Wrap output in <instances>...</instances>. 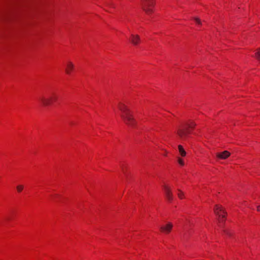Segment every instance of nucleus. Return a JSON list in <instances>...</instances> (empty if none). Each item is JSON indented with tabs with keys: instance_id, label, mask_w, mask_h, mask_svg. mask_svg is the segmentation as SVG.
Here are the masks:
<instances>
[{
	"instance_id": "1",
	"label": "nucleus",
	"mask_w": 260,
	"mask_h": 260,
	"mask_svg": "<svg viewBox=\"0 0 260 260\" xmlns=\"http://www.w3.org/2000/svg\"><path fill=\"white\" fill-rule=\"evenodd\" d=\"M118 108L122 112L121 117L124 122L130 127H134L136 122L130 110L121 103L118 105Z\"/></svg>"
},
{
	"instance_id": "2",
	"label": "nucleus",
	"mask_w": 260,
	"mask_h": 260,
	"mask_svg": "<svg viewBox=\"0 0 260 260\" xmlns=\"http://www.w3.org/2000/svg\"><path fill=\"white\" fill-rule=\"evenodd\" d=\"M57 95L54 92H52L48 96H42L39 99L41 103L44 106H48L51 105L57 100Z\"/></svg>"
},
{
	"instance_id": "3",
	"label": "nucleus",
	"mask_w": 260,
	"mask_h": 260,
	"mask_svg": "<svg viewBox=\"0 0 260 260\" xmlns=\"http://www.w3.org/2000/svg\"><path fill=\"white\" fill-rule=\"evenodd\" d=\"M142 3V8L147 14L150 15L153 12V8L154 6L153 0H141Z\"/></svg>"
},
{
	"instance_id": "4",
	"label": "nucleus",
	"mask_w": 260,
	"mask_h": 260,
	"mask_svg": "<svg viewBox=\"0 0 260 260\" xmlns=\"http://www.w3.org/2000/svg\"><path fill=\"white\" fill-rule=\"evenodd\" d=\"M214 212L218 217L217 220L219 223L224 221L225 212L221 206L216 205L214 208Z\"/></svg>"
},
{
	"instance_id": "5",
	"label": "nucleus",
	"mask_w": 260,
	"mask_h": 260,
	"mask_svg": "<svg viewBox=\"0 0 260 260\" xmlns=\"http://www.w3.org/2000/svg\"><path fill=\"white\" fill-rule=\"evenodd\" d=\"M163 189L167 199L169 202L172 201L173 200V195L170 187L167 185H164L163 186Z\"/></svg>"
},
{
	"instance_id": "6",
	"label": "nucleus",
	"mask_w": 260,
	"mask_h": 260,
	"mask_svg": "<svg viewBox=\"0 0 260 260\" xmlns=\"http://www.w3.org/2000/svg\"><path fill=\"white\" fill-rule=\"evenodd\" d=\"M189 133L190 131L184 128H180L177 131L178 135L182 139H184Z\"/></svg>"
},
{
	"instance_id": "7",
	"label": "nucleus",
	"mask_w": 260,
	"mask_h": 260,
	"mask_svg": "<svg viewBox=\"0 0 260 260\" xmlns=\"http://www.w3.org/2000/svg\"><path fill=\"white\" fill-rule=\"evenodd\" d=\"M129 41L135 46H137L140 42V37L138 35L132 34L129 39Z\"/></svg>"
},
{
	"instance_id": "8",
	"label": "nucleus",
	"mask_w": 260,
	"mask_h": 260,
	"mask_svg": "<svg viewBox=\"0 0 260 260\" xmlns=\"http://www.w3.org/2000/svg\"><path fill=\"white\" fill-rule=\"evenodd\" d=\"M173 228V224L169 222L165 225L161 226L160 227V231L166 234H169Z\"/></svg>"
},
{
	"instance_id": "9",
	"label": "nucleus",
	"mask_w": 260,
	"mask_h": 260,
	"mask_svg": "<svg viewBox=\"0 0 260 260\" xmlns=\"http://www.w3.org/2000/svg\"><path fill=\"white\" fill-rule=\"evenodd\" d=\"M74 65L71 61H68L66 64V68H65V71L66 73L70 75L71 74V72L74 70Z\"/></svg>"
},
{
	"instance_id": "10",
	"label": "nucleus",
	"mask_w": 260,
	"mask_h": 260,
	"mask_svg": "<svg viewBox=\"0 0 260 260\" xmlns=\"http://www.w3.org/2000/svg\"><path fill=\"white\" fill-rule=\"evenodd\" d=\"M231 155V153L225 150L221 153H216V157L219 159H225L229 157Z\"/></svg>"
},
{
	"instance_id": "11",
	"label": "nucleus",
	"mask_w": 260,
	"mask_h": 260,
	"mask_svg": "<svg viewBox=\"0 0 260 260\" xmlns=\"http://www.w3.org/2000/svg\"><path fill=\"white\" fill-rule=\"evenodd\" d=\"M178 150L181 156L184 157L186 155V151L184 150L183 147L180 145L178 146Z\"/></svg>"
},
{
	"instance_id": "12",
	"label": "nucleus",
	"mask_w": 260,
	"mask_h": 260,
	"mask_svg": "<svg viewBox=\"0 0 260 260\" xmlns=\"http://www.w3.org/2000/svg\"><path fill=\"white\" fill-rule=\"evenodd\" d=\"M186 126H187L189 128H193L194 127V126L196 125V124L193 122L191 121L189 123H187Z\"/></svg>"
},
{
	"instance_id": "13",
	"label": "nucleus",
	"mask_w": 260,
	"mask_h": 260,
	"mask_svg": "<svg viewBox=\"0 0 260 260\" xmlns=\"http://www.w3.org/2000/svg\"><path fill=\"white\" fill-rule=\"evenodd\" d=\"M178 193L177 194L179 199H182L184 197V193L180 189H178Z\"/></svg>"
},
{
	"instance_id": "14",
	"label": "nucleus",
	"mask_w": 260,
	"mask_h": 260,
	"mask_svg": "<svg viewBox=\"0 0 260 260\" xmlns=\"http://www.w3.org/2000/svg\"><path fill=\"white\" fill-rule=\"evenodd\" d=\"M255 56L258 60L260 61V48L256 50Z\"/></svg>"
},
{
	"instance_id": "15",
	"label": "nucleus",
	"mask_w": 260,
	"mask_h": 260,
	"mask_svg": "<svg viewBox=\"0 0 260 260\" xmlns=\"http://www.w3.org/2000/svg\"><path fill=\"white\" fill-rule=\"evenodd\" d=\"M16 188L17 191L20 192L23 189V186L22 185H19L17 186Z\"/></svg>"
},
{
	"instance_id": "16",
	"label": "nucleus",
	"mask_w": 260,
	"mask_h": 260,
	"mask_svg": "<svg viewBox=\"0 0 260 260\" xmlns=\"http://www.w3.org/2000/svg\"><path fill=\"white\" fill-rule=\"evenodd\" d=\"M178 162L179 163V164L182 166H184V161H183V160L180 158V157H178Z\"/></svg>"
},
{
	"instance_id": "17",
	"label": "nucleus",
	"mask_w": 260,
	"mask_h": 260,
	"mask_svg": "<svg viewBox=\"0 0 260 260\" xmlns=\"http://www.w3.org/2000/svg\"><path fill=\"white\" fill-rule=\"evenodd\" d=\"M194 20L196 21V22L198 24H201V20L198 18H194Z\"/></svg>"
},
{
	"instance_id": "18",
	"label": "nucleus",
	"mask_w": 260,
	"mask_h": 260,
	"mask_svg": "<svg viewBox=\"0 0 260 260\" xmlns=\"http://www.w3.org/2000/svg\"><path fill=\"white\" fill-rule=\"evenodd\" d=\"M257 211L260 212V205L256 207Z\"/></svg>"
},
{
	"instance_id": "19",
	"label": "nucleus",
	"mask_w": 260,
	"mask_h": 260,
	"mask_svg": "<svg viewBox=\"0 0 260 260\" xmlns=\"http://www.w3.org/2000/svg\"><path fill=\"white\" fill-rule=\"evenodd\" d=\"M224 233H225V234H228V235H230V234L228 231H224Z\"/></svg>"
}]
</instances>
